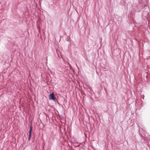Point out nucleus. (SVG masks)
Masks as SVG:
<instances>
[{"label": "nucleus", "instance_id": "f257e3e1", "mask_svg": "<svg viewBox=\"0 0 150 150\" xmlns=\"http://www.w3.org/2000/svg\"><path fill=\"white\" fill-rule=\"evenodd\" d=\"M49 99L50 100H54V93H52L50 94L49 96Z\"/></svg>", "mask_w": 150, "mask_h": 150}, {"label": "nucleus", "instance_id": "f03ea898", "mask_svg": "<svg viewBox=\"0 0 150 150\" xmlns=\"http://www.w3.org/2000/svg\"><path fill=\"white\" fill-rule=\"evenodd\" d=\"M31 132H32V127H30V130L29 131V134L28 135V140L29 141H30V138L31 136Z\"/></svg>", "mask_w": 150, "mask_h": 150}]
</instances>
